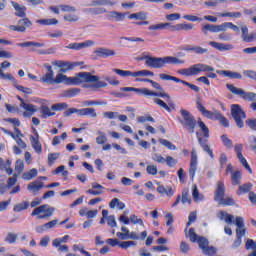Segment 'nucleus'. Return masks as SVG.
<instances>
[{
    "mask_svg": "<svg viewBox=\"0 0 256 256\" xmlns=\"http://www.w3.org/2000/svg\"><path fill=\"white\" fill-rule=\"evenodd\" d=\"M54 83L59 85L64 83V85H81V83H94L86 85L88 89H103L107 87V82L99 81V76L91 75L89 72H80L77 77H67V75L59 73L54 78Z\"/></svg>",
    "mask_w": 256,
    "mask_h": 256,
    "instance_id": "nucleus-1",
    "label": "nucleus"
},
{
    "mask_svg": "<svg viewBox=\"0 0 256 256\" xmlns=\"http://www.w3.org/2000/svg\"><path fill=\"white\" fill-rule=\"evenodd\" d=\"M214 71L215 68L210 65L197 63L191 65L189 68H182L178 70V73L184 77H193L194 75H199V73H207V76H201L197 78L196 81H198V83L207 85V87H210L211 81L209 79H217V74L214 73Z\"/></svg>",
    "mask_w": 256,
    "mask_h": 256,
    "instance_id": "nucleus-2",
    "label": "nucleus"
},
{
    "mask_svg": "<svg viewBox=\"0 0 256 256\" xmlns=\"http://www.w3.org/2000/svg\"><path fill=\"white\" fill-rule=\"evenodd\" d=\"M10 5L15 9V16L20 17L21 19L18 20V25H10L8 29L10 31H16L17 33H25L29 27L33 26V22L29 20L27 17V7L24 5H20L15 1H11Z\"/></svg>",
    "mask_w": 256,
    "mask_h": 256,
    "instance_id": "nucleus-3",
    "label": "nucleus"
},
{
    "mask_svg": "<svg viewBox=\"0 0 256 256\" xmlns=\"http://www.w3.org/2000/svg\"><path fill=\"white\" fill-rule=\"evenodd\" d=\"M145 65L151 69H163L165 65H183L185 60H181L175 56H165V57H153L144 56Z\"/></svg>",
    "mask_w": 256,
    "mask_h": 256,
    "instance_id": "nucleus-4",
    "label": "nucleus"
},
{
    "mask_svg": "<svg viewBox=\"0 0 256 256\" xmlns=\"http://www.w3.org/2000/svg\"><path fill=\"white\" fill-rule=\"evenodd\" d=\"M196 109H198L199 113L204 116L206 119H210V121H219L222 127H229V120L224 117V115L219 110H207L205 106H203V102L201 99L196 100Z\"/></svg>",
    "mask_w": 256,
    "mask_h": 256,
    "instance_id": "nucleus-5",
    "label": "nucleus"
},
{
    "mask_svg": "<svg viewBox=\"0 0 256 256\" xmlns=\"http://www.w3.org/2000/svg\"><path fill=\"white\" fill-rule=\"evenodd\" d=\"M198 126L201 129V132L203 133V137L199 135V132L196 133V137L198 139V143L200 147L203 149L205 153L209 155L211 159H215V154H213V150L209 146V128L207 125H205V122H203L201 119L198 120Z\"/></svg>",
    "mask_w": 256,
    "mask_h": 256,
    "instance_id": "nucleus-6",
    "label": "nucleus"
},
{
    "mask_svg": "<svg viewBox=\"0 0 256 256\" xmlns=\"http://www.w3.org/2000/svg\"><path fill=\"white\" fill-rule=\"evenodd\" d=\"M214 201H216L218 205H223L224 207H233V205H235V199L232 197L225 198V183L223 181H218L216 184Z\"/></svg>",
    "mask_w": 256,
    "mask_h": 256,
    "instance_id": "nucleus-7",
    "label": "nucleus"
},
{
    "mask_svg": "<svg viewBox=\"0 0 256 256\" xmlns=\"http://www.w3.org/2000/svg\"><path fill=\"white\" fill-rule=\"evenodd\" d=\"M195 27L194 24L191 23H182L172 25L169 22L153 24L148 27L149 31H159L163 29H170V31H191Z\"/></svg>",
    "mask_w": 256,
    "mask_h": 256,
    "instance_id": "nucleus-8",
    "label": "nucleus"
},
{
    "mask_svg": "<svg viewBox=\"0 0 256 256\" xmlns=\"http://www.w3.org/2000/svg\"><path fill=\"white\" fill-rule=\"evenodd\" d=\"M180 113L182 119L178 118L179 123H181L182 127L186 129L190 135H193V133H195V127H197V120L195 119V116L185 109H181Z\"/></svg>",
    "mask_w": 256,
    "mask_h": 256,
    "instance_id": "nucleus-9",
    "label": "nucleus"
},
{
    "mask_svg": "<svg viewBox=\"0 0 256 256\" xmlns=\"http://www.w3.org/2000/svg\"><path fill=\"white\" fill-rule=\"evenodd\" d=\"M230 113L238 129H243V127H245V123L243 121L244 119H247V114L245 113V111H243V108H241V105L232 104L230 106Z\"/></svg>",
    "mask_w": 256,
    "mask_h": 256,
    "instance_id": "nucleus-10",
    "label": "nucleus"
},
{
    "mask_svg": "<svg viewBox=\"0 0 256 256\" xmlns=\"http://www.w3.org/2000/svg\"><path fill=\"white\" fill-rule=\"evenodd\" d=\"M121 91L137 93L138 95H144V97H162V99H170L169 94L165 92H154L147 88H135V87H123Z\"/></svg>",
    "mask_w": 256,
    "mask_h": 256,
    "instance_id": "nucleus-11",
    "label": "nucleus"
},
{
    "mask_svg": "<svg viewBox=\"0 0 256 256\" xmlns=\"http://www.w3.org/2000/svg\"><path fill=\"white\" fill-rule=\"evenodd\" d=\"M113 73L119 75L120 77H154L155 73L149 70H140L136 72H131L129 70H122L119 68L112 69Z\"/></svg>",
    "mask_w": 256,
    "mask_h": 256,
    "instance_id": "nucleus-12",
    "label": "nucleus"
},
{
    "mask_svg": "<svg viewBox=\"0 0 256 256\" xmlns=\"http://www.w3.org/2000/svg\"><path fill=\"white\" fill-rule=\"evenodd\" d=\"M53 213H55V209L48 204H44L36 207L31 215L37 219H49V217H53Z\"/></svg>",
    "mask_w": 256,
    "mask_h": 256,
    "instance_id": "nucleus-13",
    "label": "nucleus"
},
{
    "mask_svg": "<svg viewBox=\"0 0 256 256\" xmlns=\"http://www.w3.org/2000/svg\"><path fill=\"white\" fill-rule=\"evenodd\" d=\"M226 89L231 91L233 95H238V97H241L244 101H256L255 92H245V90L237 88L233 84H226Z\"/></svg>",
    "mask_w": 256,
    "mask_h": 256,
    "instance_id": "nucleus-14",
    "label": "nucleus"
},
{
    "mask_svg": "<svg viewBox=\"0 0 256 256\" xmlns=\"http://www.w3.org/2000/svg\"><path fill=\"white\" fill-rule=\"evenodd\" d=\"M52 65L55 67H59L62 73H67V71H73L75 67H79L81 63L79 62H70V61H63V60H55L52 62Z\"/></svg>",
    "mask_w": 256,
    "mask_h": 256,
    "instance_id": "nucleus-15",
    "label": "nucleus"
},
{
    "mask_svg": "<svg viewBox=\"0 0 256 256\" xmlns=\"http://www.w3.org/2000/svg\"><path fill=\"white\" fill-rule=\"evenodd\" d=\"M16 98L18 99V101H20V107H22V109H24L25 111L23 112V117L25 118L33 117V115L37 113L38 111L37 106L33 104L25 103V100L21 98V96H16Z\"/></svg>",
    "mask_w": 256,
    "mask_h": 256,
    "instance_id": "nucleus-16",
    "label": "nucleus"
},
{
    "mask_svg": "<svg viewBox=\"0 0 256 256\" xmlns=\"http://www.w3.org/2000/svg\"><path fill=\"white\" fill-rule=\"evenodd\" d=\"M234 151L237 155V159L240 161V163L245 167L250 174L253 173V170L251 169V166H249V163H247V159L243 157V144H237L234 147Z\"/></svg>",
    "mask_w": 256,
    "mask_h": 256,
    "instance_id": "nucleus-17",
    "label": "nucleus"
},
{
    "mask_svg": "<svg viewBox=\"0 0 256 256\" xmlns=\"http://www.w3.org/2000/svg\"><path fill=\"white\" fill-rule=\"evenodd\" d=\"M182 203V205H191L192 200L191 196H189V189H183L182 190V195H178L176 197L175 202L172 204V207H177L178 204Z\"/></svg>",
    "mask_w": 256,
    "mask_h": 256,
    "instance_id": "nucleus-18",
    "label": "nucleus"
},
{
    "mask_svg": "<svg viewBox=\"0 0 256 256\" xmlns=\"http://www.w3.org/2000/svg\"><path fill=\"white\" fill-rule=\"evenodd\" d=\"M34 133H35V136H30V143H31L34 151L38 155H41V153H43V146L41 145V142L39 141V133L35 129H34Z\"/></svg>",
    "mask_w": 256,
    "mask_h": 256,
    "instance_id": "nucleus-19",
    "label": "nucleus"
},
{
    "mask_svg": "<svg viewBox=\"0 0 256 256\" xmlns=\"http://www.w3.org/2000/svg\"><path fill=\"white\" fill-rule=\"evenodd\" d=\"M195 173H197V152H195V149L191 152V159H190V168H189V175L191 181L195 179Z\"/></svg>",
    "mask_w": 256,
    "mask_h": 256,
    "instance_id": "nucleus-20",
    "label": "nucleus"
},
{
    "mask_svg": "<svg viewBox=\"0 0 256 256\" xmlns=\"http://www.w3.org/2000/svg\"><path fill=\"white\" fill-rule=\"evenodd\" d=\"M94 55L101 59H107V57H115L116 52L115 50L107 49V48H97L94 51Z\"/></svg>",
    "mask_w": 256,
    "mask_h": 256,
    "instance_id": "nucleus-21",
    "label": "nucleus"
},
{
    "mask_svg": "<svg viewBox=\"0 0 256 256\" xmlns=\"http://www.w3.org/2000/svg\"><path fill=\"white\" fill-rule=\"evenodd\" d=\"M92 45H95V42L92 40H87L85 42L80 43H70L68 46H66V48L73 49L74 51H79L80 49H85L86 47H92Z\"/></svg>",
    "mask_w": 256,
    "mask_h": 256,
    "instance_id": "nucleus-22",
    "label": "nucleus"
},
{
    "mask_svg": "<svg viewBox=\"0 0 256 256\" xmlns=\"http://www.w3.org/2000/svg\"><path fill=\"white\" fill-rule=\"evenodd\" d=\"M241 31V37L244 43H253V41H256V33L249 34V28H247V26H242Z\"/></svg>",
    "mask_w": 256,
    "mask_h": 256,
    "instance_id": "nucleus-23",
    "label": "nucleus"
},
{
    "mask_svg": "<svg viewBox=\"0 0 256 256\" xmlns=\"http://www.w3.org/2000/svg\"><path fill=\"white\" fill-rule=\"evenodd\" d=\"M183 51H192L196 55H205V53H209V50L207 48H203L201 46H191V45H185L183 48Z\"/></svg>",
    "mask_w": 256,
    "mask_h": 256,
    "instance_id": "nucleus-24",
    "label": "nucleus"
},
{
    "mask_svg": "<svg viewBox=\"0 0 256 256\" xmlns=\"http://www.w3.org/2000/svg\"><path fill=\"white\" fill-rule=\"evenodd\" d=\"M218 75H223L224 77H229V79H243L241 73L232 72L229 70H216Z\"/></svg>",
    "mask_w": 256,
    "mask_h": 256,
    "instance_id": "nucleus-25",
    "label": "nucleus"
},
{
    "mask_svg": "<svg viewBox=\"0 0 256 256\" xmlns=\"http://www.w3.org/2000/svg\"><path fill=\"white\" fill-rule=\"evenodd\" d=\"M79 117H87L90 116L92 119H96L97 112H95V108H81L78 109Z\"/></svg>",
    "mask_w": 256,
    "mask_h": 256,
    "instance_id": "nucleus-26",
    "label": "nucleus"
},
{
    "mask_svg": "<svg viewBox=\"0 0 256 256\" xmlns=\"http://www.w3.org/2000/svg\"><path fill=\"white\" fill-rule=\"evenodd\" d=\"M103 191H105V187L101 184L94 183L92 184V189L86 191L88 195H103Z\"/></svg>",
    "mask_w": 256,
    "mask_h": 256,
    "instance_id": "nucleus-27",
    "label": "nucleus"
},
{
    "mask_svg": "<svg viewBox=\"0 0 256 256\" xmlns=\"http://www.w3.org/2000/svg\"><path fill=\"white\" fill-rule=\"evenodd\" d=\"M57 223H59V220H51L48 223H45L44 225L37 227L36 233H43L44 231H48V229H53V227H55Z\"/></svg>",
    "mask_w": 256,
    "mask_h": 256,
    "instance_id": "nucleus-28",
    "label": "nucleus"
},
{
    "mask_svg": "<svg viewBox=\"0 0 256 256\" xmlns=\"http://www.w3.org/2000/svg\"><path fill=\"white\" fill-rule=\"evenodd\" d=\"M251 189H253V184L251 182L242 184L238 187V190L236 191V195H246V193H251Z\"/></svg>",
    "mask_w": 256,
    "mask_h": 256,
    "instance_id": "nucleus-29",
    "label": "nucleus"
},
{
    "mask_svg": "<svg viewBox=\"0 0 256 256\" xmlns=\"http://www.w3.org/2000/svg\"><path fill=\"white\" fill-rule=\"evenodd\" d=\"M137 83H150L154 89H157V91H163V87H161V84L149 79V78H136Z\"/></svg>",
    "mask_w": 256,
    "mask_h": 256,
    "instance_id": "nucleus-30",
    "label": "nucleus"
},
{
    "mask_svg": "<svg viewBox=\"0 0 256 256\" xmlns=\"http://www.w3.org/2000/svg\"><path fill=\"white\" fill-rule=\"evenodd\" d=\"M241 179H243V174L240 170H236L231 175V183L235 187L237 185H241Z\"/></svg>",
    "mask_w": 256,
    "mask_h": 256,
    "instance_id": "nucleus-31",
    "label": "nucleus"
},
{
    "mask_svg": "<svg viewBox=\"0 0 256 256\" xmlns=\"http://www.w3.org/2000/svg\"><path fill=\"white\" fill-rule=\"evenodd\" d=\"M218 217L220 221H225V223H229V224L235 223L234 221L235 217L225 211H220L218 213Z\"/></svg>",
    "mask_w": 256,
    "mask_h": 256,
    "instance_id": "nucleus-32",
    "label": "nucleus"
},
{
    "mask_svg": "<svg viewBox=\"0 0 256 256\" xmlns=\"http://www.w3.org/2000/svg\"><path fill=\"white\" fill-rule=\"evenodd\" d=\"M154 103H156V105H159V107H161L162 109H165V111H167L168 113H171V107H172V109H175V104L169 103V105H167V103H165V101H163L159 98H155Z\"/></svg>",
    "mask_w": 256,
    "mask_h": 256,
    "instance_id": "nucleus-33",
    "label": "nucleus"
},
{
    "mask_svg": "<svg viewBox=\"0 0 256 256\" xmlns=\"http://www.w3.org/2000/svg\"><path fill=\"white\" fill-rule=\"evenodd\" d=\"M0 131H2V133H5V135H9V137H12V139H18L20 137H23V134H21V130L17 127L14 128V132L16 133H13L5 128H0Z\"/></svg>",
    "mask_w": 256,
    "mask_h": 256,
    "instance_id": "nucleus-34",
    "label": "nucleus"
},
{
    "mask_svg": "<svg viewBox=\"0 0 256 256\" xmlns=\"http://www.w3.org/2000/svg\"><path fill=\"white\" fill-rule=\"evenodd\" d=\"M40 113H41L42 119H47V118L53 117L55 115V112H52L51 108H49L47 105L40 106Z\"/></svg>",
    "mask_w": 256,
    "mask_h": 256,
    "instance_id": "nucleus-35",
    "label": "nucleus"
},
{
    "mask_svg": "<svg viewBox=\"0 0 256 256\" xmlns=\"http://www.w3.org/2000/svg\"><path fill=\"white\" fill-rule=\"evenodd\" d=\"M79 93H81V88H69L63 91V97L71 99L73 97H77Z\"/></svg>",
    "mask_w": 256,
    "mask_h": 256,
    "instance_id": "nucleus-36",
    "label": "nucleus"
},
{
    "mask_svg": "<svg viewBox=\"0 0 256 256\" xmlns=\"http://www.w3.org/2000/svg\"><path fill=\"white\" fill-rule=\"evenodd\" d=\"M157 191L160 195H167V197H173V195H175L171 186H168L167 188H165V186H158Z\"/></svg>",
    "mask_w": 256,
    "mask_h": 256,
    "instance_id": "nucleus-37",
    "label": "nucleus"
},
{
    "mask_svg": "<svg viewBox=\"0 0 256 256\" xmlns=\"http://www.w3.org/2000/svg\"><path fill=\"white\" fill-rule=\"evenodd\" d=\"M43 187V182L34 181L28 184L27 189L28 191H32V193H37V191H41Z\"/></svg>",
    "mask_w": 256,
    "mask_h": 256,
    "instance_id": "nucleus-38",
    "label": "nucleus"
},
{
    "mask_svg": "<svg viewBox=\"0 0 256 256\" xmlns=\"http://www.w3.org/2000/svg\"><path fill=\"white\" fill-rule=\"evenodd\" d=\"M208 44L210 45V47H213L218 51H229V47H231L230 45H225L223 43H219L215 41H210Z\"/></svg>",
    "mask_w": 256,
    "mask_h": 256,
    "instance_id": "nucleus-39",
    "label": "nucleus"
},
{
    "mask_svg": "<svg viewBox=\"0 0 256 256\" xmlns=\"http://www.w3.org/2000/svg\"><path fill=\"white\" fill-rule=\"evenodd\" d=\"M110 209H115V207H118L120 211H123L125 209V203L119 201V198H114L109 203Z\"/></svg>",
    "mask_w": 256,
    "mask_h": 256,
    "instance_id": "nucleus-40",
    "label": "nucleus"
},
{
    "mask_svg": "<svg viewBox=\"0 0 256 256\" xmlns=\"http://www.w3.org/2000/svg\"><path fill=\"white\" fill-rule=\"evenodd\" d=\"M36 176H37V169L33 168L27 172H24L22 174V179H24V181H31V179H35Z\"/></svg>",
    "mask_w": 256,
    "mask_h": 256,
    "instance_id": "nucleus-41",
    "label": "nucleus"
},
{
    "mask_svg": "<svg viewBox=\"0 0 256 256\" xmlns=\"http://www.w3.org/2000/svg\"><path fill=\"white\" fill-rule=\"evenodd\" d=\"M26 209H29L28 201H23L21 203L14 205L13 207L14 213H21V211H25Z\"/></svg>",
    "mask_w": 256,
    "mask_h": 256,
    "instance_id": "nucleus-42",
    "label": "nucleus"
},
{
    "mask_svg": "<svg viewBox=\"0 0 256 256\" xmlns=\"http://www.w3.org/2000/svg\"><path fill=\"white\" fill-rule=\"evenodd\" d=\"M53 75H55V73L47 72L40 78L41 83H48V85H53L55 80Z\"/></svg>",
    "mask_w": 256,
    "mask_h": 256,
    "instance_id": "nucleus-43",
    "label": "nucleus"
},
{
    "mask_svg": "<svg viewBox=\"0 0 256 256\" xmlns=\"http://www.w3.org/2000/svg\"><path fill=\"white\" fill-rule=\"evenodd\" d=\"M18 47H45V43H40V42H33V41H28V42H22L17 44Z\"/></svg>",
    "mask_w": 256,
    "mask_h": 256,
    "instance_id": "nucleus-44",
    "label": "nucleus"
},
{
    "mask_svg": "<svg viewBox=\"0 0 256 256\" xmlns=\"http://www.w3.org/2000/svg\"><path fill=\"white\" fill-rule=\"evenodd\" d=\"M36 23H39V25H45V26H49V25H58L59 20L55 19V18H51V19H39L36 21Z\"/></svg>",
    "mask_w": 256,
    "mask_h": 256,
    "instance_id": "nucleus-45",
    "label": "nucleus"
},
{
    "mask_svg": "<svg viewBox=\"0 0 256 256\" xmlns=\"http://www.w3.org/2000/svg\"><path fill=\"white\" fill-rule=\"evenodd\" d=\"M128 19H135L136 21H145L147 14L145 12L132 13L128 16Z\"/></svg>",
    "mask_w": 256,
    "mask_h": 256,
    "instance_id": "nucleus-46",
    "label": "nucleus"
},
{
    "mask_svg": "<svg viewBox=\"0 0 256 256\" xmlns=\"http://www.w3.org/2000/svg\"><path fill=\"white\" fill-rule=\"evenodd\" d=\"M220 139L226 149H233V140L229 139V137H227V134L220 136Z\"/></svg>",
    "mask_w": 256,
    "mask_h": 256,
    "instance_id": "nucleus-47",
    "label": "nucleus"
},
{
    "mask_svg": "<svg viewBox=\"0 0 256 256\" xmlns=\"http://www.w3.org/2000/svg\"><path fill=\"white\" fill-rule=\"evenodd\" d=\"M159 143L163 145V147H166V149H169V151H175L177 149V146L175 144L171 143L167 139H159Z\"/></svg>",
    "mask_w": 256,
    "mask_h": 256,
    "instance_id": "nucleus-48",
    "label": "nucleus"
},
{
    "mask_svg": "<svg viewBox=\"0 0 256 256\" xmlns=\"http://www.w3.org/2000/svg\"><path fill=\"white\" fill-rule=\"evenodd\" d=\"M210 33H217L216 32V26L213 24H206L202 26V33H204V35H209Z\"/></svg>",
    "mask_w": 256,
    "mask_h": 256,
    "instance_id": "nucleus-49",
    "label": "nucleus"
},
{
    "mask_svg": "<svg viewBox=\"0 0 256 256\" xmlns=\"http://www.w3.org/2000/svg\"><path fill=\"white\" fill-rule=\"evenodd\" d=\"M61 154L60 153H49L48 154V166L49 167H53V165H55V161H57V159H59V156Z\"/></svg>",
    "mask_w": 256,
    "mask_h": 256,
    "instance_id": "nucleus-50",
    "label": "nucleus"
},
{
    "mask_svg": "<svg viewBox=\"0 0 256 256\" xmlns=\"http://www.w3.org/2000/svg\"><path fill=\"white\" fill-rule=\"evenodd\" d=\"M192 197L194 199V201H203V194L199 193V189H197V185L193 186V190H192Z\"/></svg>",
    "mask_w": 256,
    "mask_h": 256,
    "instance_id": "nucleus-51",
    "label": "nucleus"
},
{
    "mask_svg": "<svg viewBox=\"0 0 256 256\" xmlns=\"http://www.w3.org/2000/svg\"><path fill=\"white\" fill-rule=\"evenodd\" d=\"M15 89H17V91H20V93H24V95H32L33 94V90L29 87H24L21 85H14Z\"/></svg>",
    "mask_w": 256,
    "mask_h": 256,
    "instance_id": "nucleus-52",
    "label": "nucleus"
},
{
    "mask_svg": "<svg viewBox=\"0 0 256 256\" xmlns=\"http://www.w3.org/2000/svg\"><path fill=\"white\" fill-rule=\"evenodd\" d=\"M4 241L5 243H9V245H13V243H16L17 241V234L9 232Z\"/></svg>",
    "mask_w": 256,
    "mask_h": 256,
    "instance_id": "nucleus-53",
    "label": "nucleus"
},
{
    "mask_svg": "<svg viewBox=\"0 0 256 256\" xmlns=\"http://www.w3.org/2000/svg\"><path fill=\"white\" fill-rule=\"evenodd\" d=\"M64 21H67L68 23H77V21H79V15L66 14L64 15Z\"/></svg>",
    "mask_w": 256,
    "mask_h": 256,
    "instance_id": "nucleus-54",
    "label": "nucleus"
},
{
    "mask_svg": "<svg viewBox=\"0 0 256 256\" xmlns=\"http://www.w3.org/2000/svg\"><path fill=\"white\" fill-rule=\"evenodd\" d=\"M202 252L204 255H207V256L217 255V249H215V247H213V246H206L202 250Z\"/></svg>",
    "mask_w": 256,
    "mask_h": 256,
    "instance_id": "nucleus-55",
    "label": "nucleus"
},
{
    "mask_svg": "<svg viewBox=\"0 0 256 256\" xmlns=\"http://www.w3.org/2000/svg\"><path fill=\"white\" fill-rule=\"evenodd\" d=\"M188 235H189L190 241L192 243H197L199 241V237H201V236L197 235V233H195V228H190Z\"/></svg>",
    "mask_w": 256,
    "mask_h": 256,
    "instance_id": "nucleus-56",
    "label": "nucleus"
},
{
    "mask_svg": "<svg viewBox=\"0 0 256 256\" xmlns=\"http://www.w3.org/2000/svg\"><path fill=\"white\" fill-rule=\"evenodd\" d=\"M198 245L200 249L203 251L206 247H209V240L207 238L201 236L198 238Z\"/></svg>",
    "mask_w": 256,
    "mask_h": 256,
    "instance_id": "nucleus-57",
    "label": "nucleus"
},
{
    "mask_svg": "<svg viewBox=\"0 0 256 256\" xmlns=\"http://www.w3.org/2000/svg\"><path fill=\"white\" fill-rule=\"evenodd\" d=\"M24 169H25V163L23 162V160L21 159L17 160L15 164V171H17L18 175H21Z\"/></svg>",
    "mask_w": 256,
    "mask_h": 256,
    "instance_id": "nucleus-58",
    "label": "nucleus"
},
{
    "mask_svg": "<svg viewBox=\"0 0 256 256\" xmlns=\"http://www.w3.org/2000/svg\"><path fill=\"white\" fill-rule=\"evenodd\" d=\"M137 246V242L135 241H123L120 242V249H129V247H135Z\"/></svg>",
    "mask_w": 256,
    "mask_h": 256,
    "instance_id": "nucleus-59",
    "label": "nucleus"
},
{
    "mask_svg": "<svg viewBox=\"0 0 256 256\" xmlns=\"http://www.w3.org/2000/svg\"><path fill=\"white\" fill-rule=\"evenodd\" d=\"M67 103H57L51 106L52 111H63V109H67Z\"/></svg>",
    "mask_w": 256,
    "mask_h": 256,
    "instance_id": "nucleus-60",
    "label": "nucleus"
},
{
    "mask_svg": "<svg viewBox=\"0 0 256 256\" xmlns=\"http://www.w3.org/2000/svg\"><path fill=\"white\" fill-rule=\"evenodd\" d=\"M165 163L168 167L173 168L177 165V160L173 156H166Z\"/></svg>",
    "mask_w": 256,
    "mask_h": 256,
    "instance_id": "nucleus-61",
    "label": "nucleus"
},
{
    "mask_svg": "<svg viewBox=\"0 0 256 256\" xmlns=\"http://www.w3.org/2000/svg\"><path fill=\"white\" fill-rule=\"evenodd\" d=\"M246 125L252 131H256V118H250L246 120Z\"/></svg>",
    "mask_w": 256,
    "mask_h": 256,
    "instance_id": "nucleus-62",
    "label": "nucleus"
},
{
    "mask_svg": "<svg viewBox=\"0 0 256 256\" xmlns=\"http://www.w3.org/2000/svg\"><path fill=\"white\" fill-rule=\"evenodd\" d=\"M243 75L248 77V79H253V81H256V71L244 70Z\"/></svg>",
    "mask_w": 256,
    "mask_h": 256,
    "instance_id": "nucleus-63",
    "label": "nucleus"
},
{
    "mask_svg": "<svg viewBox=\"0 0 256 256\" xmlns=\"http://www.w3.org/2000/svg\"><path fill=\"white\" fill-rule=\"evenodd\" d=\"M216 26V33H220V31H226L229 29V22H224L220 25H215Z\"/></svg>",
    "mask_w": 256,
    "mask_h": 256,
    "instance_id": "nucleus-64",
    "label": "nucleus"
}]
</instances>
